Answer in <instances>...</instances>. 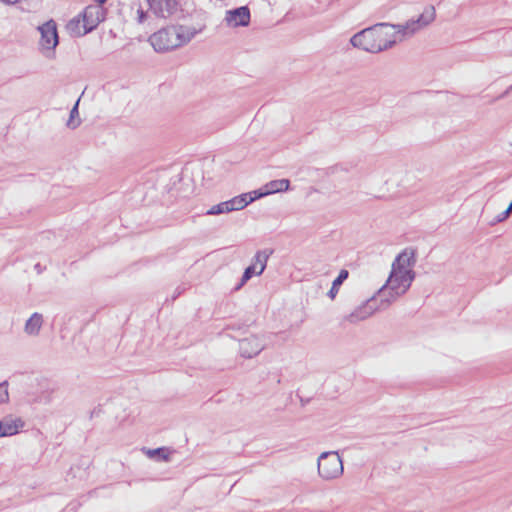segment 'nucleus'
<instances>
[{"label":"nucleus","mask_w":512,"mask_h":512,"mask_svg":"<svg viewBox=\"0 0 512 512\" xmlns=\"http://www.w3.org/2000/svg\"><path fill=\"white\" fill-rule=\"evenodd\" d=\"M415 263V252L410 249H405L395 258L388 279L377 291L381 308H388L409 290L415 279Z\"/></svg>","instance_id":"1"},{"label":"nucleus","mask_w":512,"mask_h":512,"mask_svg":"<svg viewBox=\"0 0 512 512\" xmlns=\"http://www.w3.org/2000/svg\"><path fill=\"white\" fill-rule=\"evenodd\" d=\"M397 42V34H395L392 24L389 23H378L365 28L350 39L353 47L370 53H379L390 49Z\"/></svg>","instance_id":"2"},{"label":"nucleus","mask_w":512,"mask_h":512,"mask_svg":"<svg viewBox=\"0 0 512 512\" xmlns=\"http://www.w3.org/2000/svg\"><path fill=\"white\" fill-rule=\"evenodd\" d=\"M204 28V24L168 26L152 34L149 41L155 51L165 52L189 43Z\"/></svg>","instance_id":"3"},{"label":"nucleus","mask_w":512,"mask_h":512,"mask_svg":"<svg viewBox=\"0 0 512 512\" xmlns=\"http://www.w3.org/2000/svg\"><path fill=\"white\" fill-rule=\"evenodd\" d=\"M436 17L434 6L426 7L417 19H411L405 24H392L395 34H397V41L401 42L404 39L413 36L418 31L431 24Z\"/></svg>","instance_id":"4"},{"label":"nucleus","mask_w":512,"mask_h":512,"mask_svg":"<svg viewBox=\"0 0 512 512\" xmlns=\"http://www.w3.org/2000/svg\"><path fill=\"white\" fill-rule=\"evenodd\" d=\"M40 34L38 41V50L42 56L47 59L55 58V50L59 44V36L57 24L53 19H50L37 27Z\"/></svg>","instance_id":"5"},{"label":"nucleus","mask_w":512,"mask_h":512,"mask_svg":"<svg viewBox=\"0 0 512 512\" xmlns=\"http://www.w3.org/2000/svg\"><path fill=\"white\" fill-rule=\"evenodd\" d=\"M318 475L325 481H332L342 476L344 472L343 461L338 452L327 451L317 459Z\"/></svg>","instance_id":"6"},{"label":"nucleus","mask_w":512,"mask_h":512,"mask_svg":"<svg viewBox=\"0 0 512 512\" xmlns=\"http://www.w3.org/2000/svg\"><path fill=\"white\" fill-rule=\"evenodd\" d=\"M376 295H373L361 305L356 307L350 314L344 317V320L355 324L360 321L366 320L371 317L376 311L385 310L386 308H381V299L377 302Z\"/></svg>","instance_id":"7"},{"label":"nucleus","mask_w":512,"mask_h":512,"mask_svg":"<svg viewBox=\"0 0 512 512\" xmlns=\"http://www.w3.org/2000/svg\"><path fill=\"white\" fill-rule=\"evenodd\" d=\"M270 254L271 252L268 250H260L256 252L252 259V263L244 270L241 282L237 288L243 286L254 275L259 276L264 272Z\"/></svg>","instance_id":"8"},{"label":"nucleus","mask_w":512,"mask_h":512,"mask_svg":"<svg viewBox=\"0 0 512 512\" xmlns=\"http://www.w3.org/2000/svg\"><path fill=\"white\" fill-rule=\"evenodd\" d=\"M149 11L157 18L168 19L180 7L179 0H146Z\"/></svg>","instance_id":"9"},{"label":"nucleus","mask_w":512,"mask_h":512,"mask_svg":"<svg viewBox=\"0 0 512 512\" xmlns=\"http://www.w3.org/2000/svg\"><path fill=\"white\" fill-rule=\"evenodd\" d=\"M224 22L228 27L232 28L247 26L250 22L249 8L247 6H242L236 9L227 10Z\"/></svg>","instance_id":"10"},{"label":"nucleus","mask_w":512,"mask_h":512,"mask_svg":"<svg viewBox=\"0 0 512 512\" xmlns=\"http://www.w3.org/2000/svg\"><path fill=\"white\" fill-rule=\"evenodd\" d=\"M264 348L265 343L263 339L258 336H250L239 342L240 354L245 358H252L258 355Z\"/></svg>","instance_id":"11"},{"label":"nucleus","mask_w":512,"mask_h":512,"mask_svg":"<svg viewBox=\"0 0 512 512\" xmlns=\"http://www.w3.org/2000/svg\"><path fill=\"white\" fill-rule=\"evenodd\" d=\"M80 15L90 31H93L105 18L104 9L100 5H89Z\"/></svg>","instance_id":"12"},{"label":"nucleus","mask_w":512,"mask_h":512,"mask_svg":"<svg viewBox=\"0 0 512 512\" xmlns=\"http://www.w3.org/2000/svg\"><path fill=\"white\" fill-rule=\"evenodd\" d=\"M24 427V421L12 415L5 416L0 420V437H9L17 434Z\"/></svg>","instance_id":"13"},{"label":"nucleus","mask_w":512,"mask_h":512,"mask_svg":"<svg viewBox=\"0 0 512 512\" xmlns=\"http://www.w3.org/2000/svg\"><path fill=\"white\" fill-rule=\"evenodd\" d=\"M66 30L72 37H81L91 32L81 15L72 18L66 25Z\"/></svg>","instance_id":"14"},{"label":"nucleus","mask_w":512,"mask_h":512,"mask_svg":"<svg viewBox=\"0 0 512 512\" xmlns=\"http://www.w3.org/2000/svg\"><path fill=\"white\" fill-rule=\"evenodd\" d=\"M290 181L288 179L272 180L263 186L264 191L259 193V196H267L270 194L284 192L289 190Z\"/></svg>","instance_id":"15"},{"label":"nucleus","mask_w":512,"mask_h":512,"mask_svg":"<svg viewBox=\"0 0 512 512\" xmlns=\"http://www.w3.org/2000/svg\"><path fill=\"white\" fill-rule=\"evenodd\" d=\"M42 325H43L42 314L35 312L26 321V323L24 325V332L29 336H37V335H39Z\"/></svg>","instance_id":"16"},{"label":"nucleus","mask_w":512,"mask_h":512,"mask_svg":"<svg viewBox=\"0 0 512 512\" xmlns=\"http://www.w3.org/2000/svg\"><path fill=\"white\" fill-rule=\"evenodd\" d=\"M236 211L244 209L251 202L256 200L251 193H244L231 199Z\"/></svg>","instance_id":"17"},{"label":"nucleus","mask_w":512,"mask_h":512,"mask_svg":"<svg viewBox=\"0 0 512 512\" xmlns=\"http://www.w3.org/2000/svg\"><path fill=\"white\" fill-rule=\"evenodd\" d=\"M348 271L345 269H342L337 276V278L333 281L332 287L328 292V296L331 299H334L339 291V286L348 278Z\"/></svg>","instance_id":"18"},{"label":"nucleus","mask_w":512,"mask_h":512,"mask_svg":"<svg viewBox=\"0 0 512 512\" xmlns=\"http://www.w3.org/2000/svg\"><path fill=\"white\" fill-rule=\"evenodd\" d=\"M78 104H79V100L75 103V105L71 109L70 117H69V120L67 121V126L72 129H75L76 127H78L80 125Z\"/></svg>","instance_id":"19"},{"label":"nucleus","mask_w":512,"mask_h":512,"mask_svg":"<svg viewBox=\"0 0 512 512\" xmlns=\"http://www.w3.org/2000/svg\"><path fill=\"white\" fill-rule=\"evenodd\" d=\"M9 401L8 382L3 381L0 383V404L7 403Z\"/></svg>","instance_id":"20"},{"label":"nucleus","mask_w":512,"mask_h":512,"mask_svg":"<svg viewBox=\"0 0 512 512\" xmlns=\"http://www.w3.org/2000/svg\"><path fill=\"white\" fill-rule=\"evenodd\" d=\"M226 213L224 202L212 206L207 212V215H219Z\"/></svg>","instance_id":"21"},{"label":"nucleus","mask_w":512,"mask_h":512,"mask_svg":"<svg viewBox=\"0 0 512 512\" xmlns=\"http://www.w3.org/2000/svg\"><path fill=\"white\" fill-rule=\"evenodd\" d=\"M136 14H137V22L139 24L144 23L145 20L147 19V12L144 11V9L140 6L137 8Z\"/></svg>","instance_id":"22"},{"label":"nucleus","mask_w":512,"mask_h":512,"mask_svg":"<svg viewBox=\"0 0 512 512\" xmlns=\"http://www.w3.org/2000/svg\"><path fill=\"white\" fill-rule=\"evenodd\" d=\"M224 205H225L226 213H229V212H232V211H236L231 199L227 200V201H224Z\"/></svg>","instance_id":"23"},{"label":"nucleus","mask_w":512,"mask_h":512,"mask_svg":"<svg viewBox=\"0 0 512 512\" xmlns=\"http://www.w3.org/2000/svg\"><path fill=\"white\" fill-rule=\"evenodd\" d=\"M511 213H508V208L497 216V221L502 222L509 217Z\"/></svg>","instance_id":"24"},{"label":"nucleus","mask_w":512,"mask_h":512,"mask_svg":"<svg viewBox=\"0 0 512 512\" xmlns=\"http://www.w3.org/2000/svg\"><path fill=\"white\" fill-rule=\"evenodd\" d=\"M163 451H164V449H162V448H157V449H154V450H149V451H148V455H149L150 457H153V456H155V455H159V454H160V453H162Z\"/></svg>","instance_id":"25"},{"label":"nucleus","mask_w":512,"mask_h":512,"mask_svg":"<svg viewBox=\"0 0 512 512\" xmlns=\"http://www.w3.org/2000/svg\"><path fill=\"white\" fill-rule=\"evenodd\" d=\"M264 191L263 187L260 189V190H256V191H253V192H250L252 197H256V199L258 198H261L262 196H259V193Z\"/></svg>","instance_id":"26"},{"label":"nucleus","mask_w":512,"mask_h":512,"mask_svg":"<svg viewBox=\"0 0 512 512\" xmlns=\"http://www.w3.org/2000/svg\"><path fill=\"white\" fill-rule=\"evenodd\" d=\"M20 0H0V2L7 4V5H13L18 3Z\"/></svg>","instance_id":"27"},{"label":"nucleus","mask_w":512,"mask_h":512,"mask_svg":"<svg viewBox=\"0 0 512 512\" xmlns=\"http://www.w3.org/2000/svg\"><path fill=\"white\" fill-rule=\"evenodd\" d=\"M97 4L96 5H102L106 0H94Z\"/></svg>","instance_id":"28"}]
</instances>
